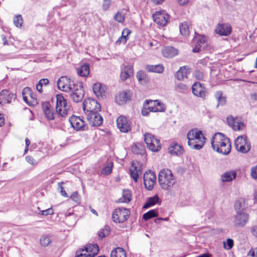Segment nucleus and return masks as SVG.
<instances>
[{"instance_id": "nucleus-1", "label": "nucleus", "mask_w": 257, "mask_h": 257, "mask_svg": "<svg viewBox=\"0 0 257 257\" xmlns=\"http://www.w3.org/2000/svg\"><path fill=\"white\" fill-rule=\"evenodd\" d=\"M160 186L164 190H168L173 187L176 182L175 178L169 169L161 170L158 176Z\"/></svg>"}, {"instance_id": "nucleus-2", "label": "nucleus", "mask_w": 257, "mask_h": 257, "mask_svg": "<svg viewBox=\"0 0 257 257\" xmlns=\"http://www.w3.org/2000/svg\"><path fill=\"white\" fill-rule=\"evenodd\" d=\"M98 251L99 246L97 244H89L86 245L84 248L77 250L75 257H94Z\"/></svg>"}, {"instance_id": "nucleus-3", "label": "nucleus", "mask_w": 257, "mask_h": 257, "mask_svg": "<svg viewBox=\"0 0 257 257\" xmlns=\"http://www.w3.org/2000/svg\"><path fill=\"white\" fill-rule=\"evenodd\" d=\"M236 150L241 153H247L251 149V144L246 135L238 136L234 141Z\"/></svg>"}, {"instance_id": "nucleus-4", "label": "nucleus", "mask_w": 257, "mask_h": 257, "mask_svg": "<svg viewBox=\"0 0 257 257\" xmlns=\"http://www.w3.org/2000/svg\"><path fill=\"white\" fill-rule=\"evenodd\" d=\"M83 109L85 114L89 113V112L100 111L101 110V105L96 100L88 98L83 101Z\"/></svg>"}, {"instance_id": "nucleus-5", "label": "nucleus", "mask_w": 257, "mask_h": 257, "mask_svg": "<svg viewBox=\"0 0 257 257\" xmlns=\"http://www.w3.org/2000/svg\"><path fill=\"white\" fill-rule=\"evenodd\" d=\"M70 94L71 99L75 102H80L84 97V91L81 82L77 81V84L72 87Z\"/></svg>"}, {"instance_id": "nucleus-6", "label": "nucleus", "mask_w": 257, "mask_h": 257, "mask_svg": "<svg viewBox=\"0 0 257 257\" xmlns=\"http://www.w3.org/2000/svg\"><path fill=\"white\" fill-rule=\"evenodd\" d=\"M144 141L149 150L153 152L158 151L161 148L160 141L150 133L145 134Z\"/></svg>"}, {"instance_id": "nucleus-7", "label": "nucleus", "mask_w": 257, "mask_h": 257, "mask_svg": "<svg viewBox=\"0 0 257 257\" xmlns=\"http://www.w3.org/2000/svg\"><path fill=\"white\" fill-rule=\"evenodd\" d=\"M76 84L77 82H75L67 76H62L57 81L58 89L66 92L71 91L72 87Z\"/></svg>"}, {"instance_id": "nucleus-8", "label": "nucleus", "mask_w": 257, "mask_h": 257, "mask_svg": "<svg viewBox=\"0 0 257 257\" xmlns=\"http://www.w3.org/2000/svg\"><path fill=\"white\" fill-rule=\"evenodd\" d=\"M56 109L57 113L62 117L67 114V105L66 99L62 94H57Z\"/></svg>"}, {"instance_id": "nucleus-9", "label": "nucleus", "mask_w": 257, "mask_h": 257, "mask_svg": "<svg viewBox=\"0 0 257 257\" xmlns=\"http://www.w3.org/2000/svg\"><path fill=\"white\" fill-rule=\"evenodd\" d=\"M130 215L128 209L118 208L115 209L112 214V219L115 223H123L125 221Z\"/></svg>"}, {"instance_id": "nucleus-10", "label": "nucleus", "mask_w": 257, "mask_h": 257, "mask_svg": "<svg viewBox=\"0 0 257 257\" xmlns=\"http://www.w3.org/2000/svg\"><path fill=\"white\" fill-rule=\"evenodd\" d=\"M143 180L145 188L148 190H152L156 180L155 173L151 170L146 171L144 174Z\"/></svg>"}, {"instance_id": "nucleus-11", "label": "nucleus", "mask_w": 257, "mask_h": 257, "mask_svg": "<svg viewBox=\"0 0 257 257\" xmlns=\"http://www.w3.org/2000/svg\"><path fill=\"white\" fill-rule=\"evenodd\" d=\"M98 112L95 111L86 114L87 119L92 126H100L102 124L103 118Z\"/></svg>"}, {"instance_id": "nucleus-12", "label": "nucleus", "mask_w": 257, "mask_h": 257, "mask_svg": "<svg viewBox=\"0 0 257 257\" xmlns=\"http://www.w3.org/2000/svg\"><path fill=\"white\" fill-rule=\"evenodd\" d=\"M193 43L195 44L192 51L194 53L199 52L201 49L205 50L207 46L206 38L204 36L199 35L193 39Z\"/></svg>"}, {"instance_id": "nucleus-13", "label": "nucleus", "mask_w": 257, "mask_h": 257, "mask_svg": "<svg viewBox=\"0 0 257 257\" xmlns=\"http://www.w3.org/2000/svg\"><path fill=\"white\" fill-rule=\"evenodd\" d=\"M191 88L193 94L197 97L205 99L207 95L206 88L199 82L194 83Z\"/></svg>"}, {"instance_id": "nucleus-14", "label": "nucleus", "mask_w": 257, "mask_h": 257, "mask_svg": "<svg viewBox=\"0 0 257 257\" xmlns=\"http://www.w3.org/2000/svg\"><path fill=\"white\" fill-rule=\"evenodd\" d=\"M248 214L245 213H237L234 216L233 223L236 226L243 227L248 221Z\"/></svg>"}, {"instance_id": "nucleus-15", "label": "nucleus", "mask_w": 257, "mask_h": 257, "mask_svg": "<svg viewBox=\"0 0 257 257\" xmlns=\"http://www.w3.org/2000/svg\"><path fill=\"white\" fill-rule=\"evenodd\" d=\"M117 126L120 132L127 133L131 127L127 118L124 116H120L116 119Z\"/></svg>"}, {"instance_id": "nucleus-16", "label": "nucleus", "mask_w": 257, "mask_h": 257, "mask_svg": "<svg viewBox=\"0 0 257 257\" xmlns=\"http://www.w3.org/2000/svg\"><path fill=\"white\" fill-rule=\"evenodd\" d=\"M218 146L213 150L224 155H227L230 152L231 143L229 139H225V141Z\"/></svg>"}, {"instance_id": "nucleus-17", "label": "nucleus", "mask_w": 257, "mask_h": 257, "mask_svg": "<svg viewBox=\"0 0 257 257\" xmlns=\"http://www.w3.org/2000/svg\"><path fill=\"white\" fill-rule=\"evenodd\" d=\"M154 21L160 27H164L169 20V15L160 12H156L153 15Z\"/></svg>"}, {"instance_id": "nucleus-18", "label": "nucleus", "mask_w": 257, "mask_h": 257, "mask_svg": "<svg viewBox=\"0 0 257 257\" xmlns=\"http://www.w3.org/2000/svg\"><path fill=\"white\" fill-rule=\"evenodd\" d=\"M16 94L10 92L7 90H3L0 92V104L4 105L6 103H10L12 100H15Z\"/></svg>"}, {"instance_id": "nucleus-19", "label": "nucleus", "mask_w": 257, "mask_h": 257, "mask_svg": "<svg viewBox=\"0 0 257 257\" xmlns=\"http://www.w3.org/2000/svg\"><path fill=\"white\" fill-rule=\"evenodd\" d=\"M232 31L231 26L226 23L218 24L215 29L216 34L220 36H228Z\"/></svg>"}, {"instance_id": "nucleus-20", "label": "nucleus", "mask_w": 257, "mask_h": 257, "mask_svg": "<svg viewBox=\"0 0 257 257\" xmlns=\"http://www.w3.org/2000/svg\"><path fill=\"white\" fill-rule=\"evenodd\" d=\"M71 126L76 130H84L85 127L84 121L80 117L72 115L69 118Z\"/></svg>"}, {"instance_id": "nucleus-21", "label": "nucleus", "mask_w": 257, "mask_h": 257, "mask_svg": "<svg viewBox=\"0 0 257 257\" xmlns=\"http://www.w3.org/2000/svg\"><path fill=\"white\" fill-rule=\"evenodd\" d=\"M225 139H228L226 136L221 133H217L213 136L211 140V147L213 149H214L216 147H218L223 141H225Z\"/></svg>"}, {"instance_id": "nucleus-22", "label": "nucleus", "mask_w": 257, "mask_h": 257, "mask_svg": "<svg viewBox=\"0 0 257 257\" xmlns=\"http://www.w3.org/2000/svg\"><path fill=\"white\" fill-rule=\"evenodd\" d=\"M42 109L45 116L48 119L53 120L55 118L54 112L51 108L49 102H43L42 103Z\"/></svg>"}, {"instance_id": "nucleus-23", "label": "nucleus", "mask_w": 257, "mask_h": 257, "mask_svg": "<svg viewBox=\"0 0 257 257\" xmlns=\"http://www.w3.org/2000/svg\"><path fill=\"white\" fill-rule=\"evenodd\" d=\"M134 74L133 67L131 65L125 66L122 69L120 77L121 80L124 81Z\"/></svg>"}, {"instance_id": "nucleus-24", "label": "nucleus", "mask_w": 257, "mask_h": 257, "mask_svg": "<svg viewBox=\"0 0 257 257\" xmlns=\"http://www.w3.org/2000/svg\"><path fill=\"white\" fill-rule=\"evenodd\" d=\"M168 151L172 155L180 156L183 153L184 150L178 144L173 143L169 147Z\"/></svg>"}, {"instance_id": "nucleus-25", "label": "nucleus", "mask_w": 257, "mask_h": 257, "mask_svg": "<svg viewBox=\"0 0 257 257\" xmlns=\"http://www.w3.org/2000/svg\"><path fill=\"white\" fill-rule=\"evenodd\" d=\"M162 53L166 58H172L178 54V50L172 46H166L162 49Z\"/></svg>"}, {"instance_id": "nucleus-26", "label": "nucleus", "mask_w": 257, "mask_h": 257, "mask_svg": "<svg viewBox=\"0 0 257 257\" xmlns=\"http://www.w3.org/2000/svg\"><path fill=\"white\" fill-rule=\"evenodd\" d=\"M93 91L97 97L103 98L105 95L104 88L99 83H96L93 85Z\"/></svg>"}, {"instance_id": "nucleus-27", "label": "nucleus", "mask_w": 257, "mask_h": 257, "mask_svg": "<svg viewBox=\"0 0 257 257\" xmlns=\"http://www.w3.org/2000/svg\"><path fill=\"white\" fill-rule=\"evenodd\" d=\"M145 69L149 72L162 73L164 71V67L162 64L147 65L145 66Z\"/></svg>"}, {"instance_id": "nucleus-28", "label": "nucleus", "mask_w": 257, "mask_h": 257, "mask_svg": "<svg viewBox=\"0 0 257 257\" xmlns=\"http://www.w3.org/2000/svg\"><path fill=\"white\" fill-rule=\"evenodd\" d=\"M190 72V69L186 66L181 67L176 72V77L178 80H182L187 77V75Z\"/></svg>"}, {"instance_id": "nucleus-29", "label": "nucleus", "mask_w": 257, "mask_h": 257, "mask_svg": "<svg viewBox=\"0 0 257 257\" xmlns=\"http://www.w3.org/2000/svg\"><path fill=\"white\" fill-rule=\"evenodd\" d=\"M214 97L217 101L216 108L219 106H224L226 103V97L223 96V93L221 91H217L214 94Z\"/></svg>"}, {"instance_id": "nucleus-30", "label": "nucleus", "mask_w": 257, "mask_h": 257, "mask_svg": "<svg viewBox=\"0 0 257 257\" xmlns=\"http://www.w3.org/2000/svg\"><path fill=\"white\" fill-rule=\"evenodd\" d=\"M237 173L235 171H227L221 175V181L223 182H230L236 177Z\"/></svg>"}, {"instance_id": "nucleus-31", "label": "nucleus", "mask_w": 257, "mask_h": 257, "mask_svg": "<svg viewBox=\"0 0 257 257\" xmlns=\"http://www.w3.org/2000/svg\"><path fill=\"white\" fill-rule=\"evenodd\" d=\"M130 171L132 178L134 179L135 182H137L139 175L142 173L141 168L137 166H134V164H132V167L130 168Z\"/></svg>"}, {"instance_id": "nucleus-32", "label": "nucleus", "mask_w": 257, "mask_h": 257, "mask_svg": "<svg viewBox=\"0 0 257 257\" xmlns=\"http://www.w3.org/2000/svg\"><path fill=\"white\" fill-rule=\"evenodd\" d=\"M159 197L157 194L153 197L147 198V201L144 204V208H148L159 202Z\"/></svg>"}, {"instance_id": "nucleus-33", "label": "nucleus", "mask_w": 257, "mask_h": 257, "mask_svg": "<svg viewBox=\"0 0 257 257\" xmlns=\"http://www.w3.org/2000/svg\"><path fill=\"white\" fill-rule=\"evenodd\" d=\"M77 72L79 76H87L90 72L89 65L87 63L83 64L77 68Z\"/></svg>"}, {"instance_id": "nucleus-34", "label": "nucleus", "mask_w": 257, "mask_h": 257, "mask_svg": "<svg viewBox=\"0 0 257 257\" xmlns=\"http://www.w3.org/2000/svg\"><path fill=\"white\" fill-rule=\"evenodd\" d=\"M131 191L127 189H124L122 192V197L119 199V202L128 203L131 201Z\"/></svg>"}, {"instance_id": "nucleus-35", "label": "nucleus", "mask_w": 257, "mask_h": 257, "mask_svg": "<svg viewBox=\"0 0 257 257\" xmlns=\"http://www.w3.org/2000/svg\"><path fill=\"white\" fill-rule=\"evenodd\" d=\"M110 257H126L124 250L119 247L113 249L110 253Z\"/></svg>"}, {"instance_id": "nucleus-36", "label": "nucleus", "mask_w": 257, "mask_h": 257, "mask_svg": "<svg viewBox=\"0 0 257 257\" xmlns=\"http://www.w3.org/2000/svg\"><path fill=\"white\" fill-rule=\"evenodd\" d=\"M131 33V31L127 28L124 29L122 33V36L116 41V43L119 44L121 42L125 43L128 40L127 36Z\"/></svg>"}, {"instance_id": "nucleus-37", "label": "nucleus", "mask_w": 257, "mask_h": 257, "mask_svg": "<svg viewBox=\"0 0 257 257\" xmlns=\"http://www.w3.org/2000/svg\"><path fill=\"white\" fill-rule=\"evenodd\" d=\"M156 103L154 104V107H151V112H164L165 111V107L164 104L158 100H156Z\"/></svg>"}, {"instance_id": "nucleus-38", "label": "nucleus", "mask_w": 257, "mask_h": 257, "mask_svg": "<svg viewBox=\"0 0 257 257\" xmlns=\"http://www.w3.org/2000/svg\"><path fill=\"white\" fill-rule=\"evenodd\" d=\"M132 149L133 153L137 155H142L145 152L144 147L140 143L133 145Z\"/></svg>"}, {"instance_id": "nucleus-39", "label": "nucleus", "mask_w": 257, "mask_h": 257, "mask_svg": "<svg viewBox=\"0 0 257 257\" xmlns=\"http://www.w3.org/2000/svg\"><path fill=\"white\" fill-rule=\"evenodd\" d=\"M180 32L184 36H187L189 34V27L187 22H184L180 24Z\"/></svg>"}, {"instance_id": "nucleus-40", "label": "nucleus", "mask_w": 257, "mask_h": 257, "mask_svg": "<svg viewBox=\"0 0 257 257\" xmlns=\"http://www.w3.org/2000/svg\"><path fill=\"white\" fill-rule=\"evenodd\" d=\"M158 215V213L155 209L151 210L144 213L143 215V219L146 221L149 220Z\"/></svg>"}, {"instance_id": "nucleus-41", "label": "nucleus", "mask_w": 257, "mask_h": 257, "mask_svg": "<svg viewBox=\"0 0 257 257\" xmlns=\"http://www.w3.org/2000/svg\"><path fill=\"white\" fill-rule=\"evenodd\" d=\"M205 141H195L194 140L193 143L188 145L190 148L196 150H200L204 145Z\"/></svg>"}, {"instance_id": "nucleus-42", "label": "nucleus", "mask_w": 257, "mask_h": 257, "mask_svg": "<svg viewBox=\"0 0 257 257\" xmlns=\"http://www.w3.org/2000/svg\"><path fill=\"white\" fill-rule=\"evenodd\" d=\"M234 208L236 213L244 212L245 206L244 202H241L240 200L236 201L234 203Z\"/></svg>"}, {"instance_id": "nucleus-43", "label": "nucleus", "mask_w": 257, "mask_h": 257, "mask_svg": "<svg viewBox=\"0 0 257 257\" xmlns=\"http://www.w3.org/2000/svg\"><path fill=\"white\" fill-rule=\"evenodd\" d=\"M117 98L119 101V104H121L126 102L127 100L130 99V97L128 95L126 92L123 91L119 94Z\"/></svg>"}, {"instance_id": "nucleus-44", "label": "nucleus", "mask_w": 257, "mask_h": 257, "mask_svg": "<svg viewBox=\"0 0 257 257\" xmlns=\"http://www.w3.org/2000/svg\"><path fill=\"white\" fill-rule=\"evenodd\" d=\"M109 233V227L108 225H105L103 228L101 229L98 233V236L103 238L106 236L108 235Z\"/></svg>"}, {"instance_id": "nucleus-45", "label": "nucleus", "mask_w": 257, "mask_h": 257, "mask_svg": "<svg viewBox=\"0 0 257 257\" xmlns=\"http://www.w3.org/2000/svg\"><path fill=\"white\" fill-rule=\"evenodd\" d=\"M40 242L42 246H47L51 243V240L49 236L43 235L40 239Z\"/></svg>"}, {"instance_id": "nucleus-46", "label": "nucleus", "mask_w": 257, "mask_h": 257, "mask_svg": "<svg viewBox=\"0 0 257 257\" xmlns=\"http://www.w3.org/2000/svg\"><path fill=\"white\" fill-rule=\"evenodd\" d=\"M194 140L205 141L206 138L203 136L202 132L201 131H197L196 130H195L194 134Z\"/></svg>"}, {"instance_id": "nucleus-47", "label": "nucleus", "mask_w": 257, "mask_h": 257, "mask_svg": "<svg viewBox=\"0 0 257 257\" xmlns=\"http://www.w3.org/2000/svg\"><path fill=\"white\" fill-rule=\"evenodd\" d=\"M195 131V130H191L188 132L187 135L188 145H190V144L193 143L194 140Z\"/></svg>"}, {"instance_id": "nucleus-48", "label": "nucleus", "mask_w": 257, "mask_h": 257, "mask_svg": "<svg viewBox=\"0 0 257 257\" xmlns=\"http://www.w3.org/2000/svg\"><path fill=\"white\" fill-rule=\"evenodd\" d=\"M137 78L139 82L146 80L147 75L144 71H138L136 75Z\"/></svg>"}, {"instance_id": "nucleus-49", "label": "nucleus", "mask_w": 257, "mask_h": 257, "mask_svg": "<svg viewBox=\"0 0 257 257\" xmlns=\"http://www.w3.org/2000/svg\"><path fill=\"white\" fill-rule=\"evenodd\" d=\"M112 164L110 163L101 170V173L105 175H109L112 171Z\"/></svg>"}, {"instance_id": "nucleus-50", "label": "nucleus", "mask_w": 257, "mask_h": 257, "mask_svg": "<svg viewBox=\"0 0 257 257\" xmlns=\"http://www.w3.org/2000/svg\"><path fill=\"white\" fill-rule=\"evenodd\" d=\"M14 23L17 27L22 26L23 23V19L21 15H18L14 18Z\"/></svg>"}, {"instance_id": "nucleus-51", "label": "nucleus", "mask_w": 257, "mask_h": 257, "mask_svg": "<svg viewBox=\"0 0 257 257\" xmlns=\"http://www.w3.org/2000/svg\"><path fill=\"white\" fill-rule=\"evenodd\" d=\"M64 184L65 183L63 182H59L58 183L57 190L61 193L62 196L65 197H68V195L66 191L64 190V188L62 186V185Z\"/></svg>"}, {"instance_id": "nucleus-52", "label": "nucleus", "mask_w": 257, "mask_h": 257, "mask_svg": "<svg viewBox=\"0 0 257 257\" xmlns=\"http://www.w3.org/2000/svg\"><path fill=\"white\" fill-rule=\"evenodd\" d=\"M114 20L118 23H122L124 21V15L119 12H117L114 16Z\"/></svg>"}, {"instance_id": "nucleus-53", "label": "nucleus", "mask_w": 257, "mask_h": 257, "mask_svg": "<svg viewBox=\"0 0 257 257\" xmlns=\"http://www.w3.org/2000/svg\"><path fill=\"white\" fill-rule=\"evenodd\" d=\"M111 0H103L102 5V10L104 11L108 10L111 5Z\"/></svg>"}, {"instance_id": "nucleus-54", "label": "nucleus", "mask_w": 257, "mask_h": 257, "mask_svg": "<svg viewBox=\"0 0 257 257\" xmlns=\"http://www.w3.org/2000/svg\"><path fill=\"white\" fill-rule=\"evenodd\" d=\"M70 198L74 202L79 203L80 201V197L77 192H73Z\"/></svg>"}, {"instance_id": "nucleus-55", "label": "nucleus", "mask_w": 257, "mask_h": 257, "mask_svg": "<svg viewBox=\"0 0 257 257\" xmlns=\"http://www.w3.org/2000/svg\"><path fill=\"white\" fill-rule=\"evenodd\" d=\"M194 77L198 80H202L204 78V74L199 70H196L194 73Z\"/></svg>"}, {"instance_id": "nucleus-56", "label": "nucleus", "mask_w": 257, "mask_h": 257, "mask_svg": "<svg viewBox=\"0 0 257 257\" xmlns=\"http://www.w3.org/2000/svg\"><path fill=\"white\" fill-rule=\"evenodd\" d=\"M224 246L227 249H231L233 246V240L231 238L227 239L226 243L224 242Z\"/></svg>"}, {"instance_id": "nucleus-57", "label": "nucleus", "mask_w": 257, "mask_h": 257, "mask_svg": "<svg viewBox=\"0 0 257 257\" xmlns=\"http://www.w3.org/2000/svg\"><path fill=\"white\" fill-rule=\"evenodd\" d=\"M156 103V100H146L144 104H147L148 109H149V111H151V107H154V104H155Z\"/></svg>"}, {"instance_id": "nucleus-58", "label": "nucleus", "mask_w": 257, "mask_h": 257, "mask_svg": "<svg viewBox=\"0 0 257 257\" xmlns=\"http://www.w3.org/2000/svg\"><path fill=\"white\" fill-rule=\"evenodd\" d=\"M41 213H40L41 215H51L53 214V210L52 208H48L47 209L44 210H41L40 211Z\"/></svg>"}, {"instance_id": "nucleus-59", "label": "nucleus", "mask_w": 257, "mask_h": 257, "mask_svg": "<svg viewBox=\"0 0 257 257\" xmlns=\"http://www.w3.org/2000/svg\"><path fill=\"white\" fill-rule=\"evenodd\" d=\"M250 175L254 179H257V165L251 169Z\"/></svg>"}, {"instance_id": "nucleus-60", "label": "nucleus", "mask_w": 257, "mask_h": 257, "mask_svg": "<svg viewBox=\"0 0 257 257\" xmlns=\"http://www.w3.org/2000/svg\"><path fill=\"white\" fill-rule=\"evenodd\" d=\"M147 107L148 106H147V104H144L143 107L142 109V115L144 116H147L149 114V112H150L149 111V109H148Z\"/></svg>"}, {"instance_id": "nucleus-61", "label": "nucleus", "mask_w": 257, "mask_h": 257, "mask_svg": "<svg viewBox=\"0 0 257 257\" xmlns=\"http://www.w3.org/2000/svg\"><path fill=\"white\" fill-rule=\"evenodd\" d=\"M255 252H256V257H257V248H255L254 249H251L249 250V251L247 253L246 257H255Z\"/></svg>"}, {"instance_id": "nucleus-62", "label": "nucleus", "mask_w": 257, "mask_h": 257, "mask_svg": "<svg viewBox=\"0 0 257 257\" xmlns=\"http://www.w3.org/2000/svg\"><path fill=\"white\" fill-rule=\"evenodd\" d=\"M177 87L181 91H186L188 89L187 86L182 83H178L177 85Z\"/></svg>"}, {"instance_id": "nucleus-63", "label": "nucleus", "mask_w": 257, "mask_h": 257, "mask_svg": "<svg viewBox=\"0 0 257 257\" xmlns=\"http://www.w3.org/2000/svg\"><path fill=\"white\" fill-rule=\"evenodd\" d=\"M26 94H29V95H31L32 94V90L30 87H25L22 91V95H26Z\"/></svg>"}, {"instance_id": "nucleus-64", "label": "nucleus", "mask_w": 257, "mask_h": 257, "mask_svg": "<svg viewBox=\"0 0 257 257\" xmlns=\"http://www.w3.org/2000/svg\"><path fill=\"white\" fill-rule=\"evenodd\" d=\"M251 232L253 235L257 237V225L253 226L251 228Z\"/></svg>"}]
</instances>
